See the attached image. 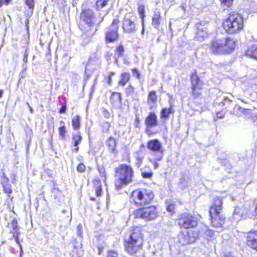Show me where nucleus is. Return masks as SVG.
I'll return each mask as SVG.
<instances>
[{
  "mask_svg": "<svg viewBox=\"0 0 257 257\" xmlns=\"http://www.w3.org/2000/svg\"><path fill=\"white\" fill-rule=\"evenodd\" d=\"M135 219L150 221L156 219L159 215V212L156 205L141 206L133 211Z\"/></svg>",
  "mask_w": 257,
  "mask_h": 257,
  "instance_id": "6",
  "label": "nucleus"
},
{
  "mask_svg": "<svg viewBox=\"0 0 257 257\" xmlns=\"http://www.w3.org/2000/svg\"><path fill=\"white\" fill-rule=\"evenodd\" d=\"M245 238L246 245L252 250L257 252V229L247 231Z\"/></svg>",
  "mask_w": 257,
  "mask_h": 257,
  "instance_id": "11",
  "label": "nucleus"
},
{
  "mask_svg": "<svg viewBox=\"0 0 257 257\" xmlns=\"http://www.w3.org/2000/svg\"><path fill=\"white\" fill-rule=\"evenodd\" d=\"M197 237L195 231L187 232L180 239V242L182 245H186L195 242Z\"/></svg>",
  "mask_w": 257,
  "mask_h": 257,
  "instance_id": "14",
  "label": "nucleus"
},
{
  "mask_svg": "<svg viewBox=\"0 0 257 257\" xmlns=\"http://www.w3.org/2000/svg\"><path fill=\"white\" fill-rule=\"evenodd\" d=\"M132 72L137 79H139L140 78V73L137 68L132 69Z\"/></svg>",
  "mask_w": 257,
  "mask_h": 257,
  "instance_id": "48",
  "label": "nucleus"
},
{
  "mask_svg": "<svg viewBox=\"0 0 257 257\" xmlns=\"http://www.w3.org/2000/svg\"><path fill=\"white\" fill-rule=\"evenodd\" d=\"M245 55L257 60V46L253 45L249 47L245 52Z\"/></svg>",
  "mask_w": 257,
  "mask_h": 257,
  "instance_id": "23",
  "label": "nucleus"
},
{
  "mask_svg": "<svg viewBox=\"0 0 257 257\" xmlns=\"http://www.w3.org/2000/svg\"><path fill=\"white\" fill-rule=\"evenodd\" d=\"M144 17H142V22H143V21H144V20H143V19H144Z\"/></svg>",
  "mask_w": 257,
  "mask_h": 257,
  "instance_id": "59",
  "label": "nucleus"
},
{
  "mask_svg": "<svg viewBox=\"0 0 257 257\" xmlns=\"http://www.w3.org/2000/svg\"><path fill=\"white\" fill-rule=\"evenodd\" d=\"M106 145L110 153L117 154V151L116 148L117 142L111 136L107 138L106 141Z\"/></svg>",
  "mask_w": 257,
  "mask_h": 257,
  "instance_id": "21",
  "label": "nucleus"
},
{
  "mask_svg": "<svg viewBox=\"0 0 257 257\" xmlns=\"http://www.w3.org/2000/svg\"><path fill=\"white\" fill-rule=\"evenodd\" d=\"M66 103H62L61 107L58 110V112L60 114L65 113L66 112Z\"/></svg>",
  "mask_w": 257,
  "mask_h": 257,
  "instance_id": "46",
  "label": "nucleus"
},
{
  "mask_svg": "<svg viewBox=\"0 0 257 257\" xmlns=\"http://www.w3.org/2000/svg\"><path fill=\"white\" fill-rule=\"evenodd\" d=\"M96 19V17H84L81 20V23L82 25L91 27L99 24L100 21H97Z\"/></svg>",
  "mask_w": 257,
  "mask_h": 257,
  "instance_id": "24",
  "label": "nucleus"
},
{
  "mask_svg": "<svg viewBox=\"0 0 257 257\" xmlns=\"http://www.w3.org/2000/svg\"><path fill=\"white\" fill-rule=\"evenodd\" d=\"M12 0H0V8L3 5H9Z\"/></svg>",
  "mask_w": 257,
  "mask_h": 257,
  "instance_id": "52",
  "label": "nucleus"
},
{
  "mask_svg": "<svg viewBox=\"0 0 257 257\" xmlns=\"http://www.w3.org/2000/svg\"><path fill=\"white\" fill-rule=\"evenodd\" d=\"M119 23V21L118 20V19H114L112 22L111 26L114 27V29L118 30Z\"/></svg>",
  "mask_w": 257,
  "mask_h": 257,
  "instance_id": "47",
  "label": "nucleus"
},
{
  "mask_svg": "<svg viewBox=\"0 0 257 257\" xmlns=\"http://www.w3.org/2000/svg\"><path fill=\"white\" fill-rule=\"evenodd\" d=\"M166 209L171 215L177 212L176 204L174 201L168 200L166 202Z\"/></svg>",
  "mask_w": 257,
  "mask_h": 257,
  "instance_id": "25",
  "label": "nucleus"
},
{
  "mask_svg": "<svg viewBox=\"0 0 257 257\" xmlns=\"http://www.w3.org/2000/svg\"><path fill=\"white\" fill-rule=\"evenodd\" d=\"M82 137L81 136L80 132H77L76 134H73L72 136V145L74 148L73 149V152H77L79 150L78 145L81 143Z\"/></svg>",
  "mask_w": 257,
  "mask_h": 257,
  "instance_id": "18",
  "label": "nucleus"
},
{
  "mask_svg": "<svg viewBox=\"0 0 257 257\" xmlns=\"http://www.w3.org/2000/svg\"><path fill=\"white\" fill-rule=\"evenodd\" d=\"M145 242L143 227L135 226L132 228L129 234L123 240L124 250L130 255H134L143 249Z\"/></svg>",
  "mask_w": 257,
  "mask_h": 257,
  "instance_id": "1",
  "label": "nucleus"
},
{
  "mask_svg": "<svg viewBox=\"0 0 257 257\" xmlns=\"http://www.w3.org/2000/svg\"><path fill=\"white\" fill-rule=\"evenodd\" d=\"M153 165H154V168L155 169H156L158 168L159 164L156 161H155L153 162Z\"/></svg>",
  "mask_w": 257,
  "mask_h": 257,
  "instance_id": "55",
  "label": "nucleus"
},
{
  "mask_svg": "<svg viewBox=\"0 0 257 257\" xmlns=\"http://www.w3.org/2000/svg\"><path fill=\"white\" fill-rule=\"evenodd\" d=\"M19 234H20V233L19 231H15L13 232V236H14L15 240L17 242V243L18 245H21V244H20V242L19 241Z\"/></svg>",
  "mask_w": 257,
  "mask_h": 257,
  "instance_id": "49",
  "label": "nucleus"
},
{
  "mask_svg": "<svg viewBox=\"0 0 257 257\" xmlns=\"http://www.w3.org/2000/svg\"><path fill=\"white\" fill-rule=\"evenodd\" d=\"M25 4L30 9L33 10L35 6V0H25Z\"/></svg>",
  "mask_w": 257,
  "mask_h": 257,
  "instance_id": "39",
  "label": "nucleus"
},
{
  "mask_svg": "<svg viewBox=\"0 0 257 257\" xmlns=\"http://www.w3.org/2000/svg\"><path fill=\"white\" fill-rule=\"evenodd\" d=\"M4 91L2 89H0V98H1L3 95Z\"/></svg>",
  "mask_w": 257,
  "mask_h": 257,
  "instance_id": "56",
  "label": "nucleus"
},
{
  "mask_svg": "<svg viewBox=\"0 0 257 257\" xmlns=\"http://www.w3.org/2000/svg\"><path fill=\"white\" fill-rule=\"evenodd\" d=\"M191 95L194 99L201 98L203 90L204 83L198 75L196 70L190 74Z\"/></svg>",
  "mask_w": 257,
  "mask_h": 257,
  "instance_id": "9",
  "label": "nucleus"
},
{
  "mask_svg": "<svg viewBox=\"0 0 257 257\" xmlns=\"http://www.w3.org/2000/svg\"><path fill=\"white\" fill-rule=\"evenodd\" d=\"M155 198L154 192L147 188H137L133 190L128 197L131 206L139 207L151 204Z\"/></svg>",
  "mask_w": 257,
  "mask_h": 257,
  "instance_id": "5",
  "label": "nucleus"
},
{
  "mask_svg": "<svg viewBox=\"0 0 257 257\" xmlns=\"http://www.w3.org/2000/svg\"><path fill=\"white\" fill-rule=\"evenodd\" d=\"M158 101L157 92L155 90H151L148 92L147 102L149 104H155Z\"/></svg>",
  "mask_w": 257,
  "mask_h": 257,
  "instance_id": "26",
  "label": "nucleus"
},
{
  "mask_svg": "<svg viewBox=\"0 0 257 257\" xmlns=\"http://www.w3.org/2000/svg\"><path fill=\"white\" fill-rule=\"evenodd\" d=\"M124 92L126 96H132L135 93V88L133 85L130 84L125 88Z\"/></svg>",
  "mask_w": 257,
  "mask_h": 257,
  "instance_id": "32",
  "label": "nucleus"
},
{
  "mask_svg": "<svg viewBox=\"0 0 257 257\" xmlns=\"http://www.w3.org/2000/svg\"><path fill=\"white\" fill-rule=\"evenodd\" d=\"M93 188L97 197H100L102 194V185L98 178H95L92 180Z\"/></svg>",
  "mask_w": 257,
  "mask_h": 257,
  "instance_id": "17",
  "label": "nucleus"
},
{
  "mask_svg": "<svg viewBox=\"0 0 257 257\" xmlns=\"http://www.w3.org/2000/svg\"><path fill=\"white\" fill-rule=\"evenodd\" d=\"M176 221L180 229H193L198 226L199 219L194 214L184 212L178 215Z\"/></svg>",
  "mask_w": 257,
  "mask_h": 257,
  "instance_id": "7",
  "label": "nucleus"
},
{
  "mask_svg": "<svg viewBox=\"0 0 257 257\" xmlns=\"http://www.w3.org/2000/svg\"><path fill=\"white\" fill-rule=\"evenodd\" d=\"M110 123L108 121H104L101 125V132L103 134H108L110 132Z\"/></svg>",
  "mask_w": 257,
  "mask_h": 257,
  "instance_id": "33",
  "label": "nucleus"
},
{
  "mask_svg": "<svg viewBox=\"0 0 257 257\" xmlns=\"http://www.w3.org/2000/svg\"><path fill=\"white\" fill-rule=\"evenodd\" d=\"M95 7L96 10L102 11L108 5L110 0H95Z\"/></svg>",
  "mask_w": 257,
  "mask_h": 257,
  "instance_id": "27",
  "label": "nucleus"
},
{
  "mask_svg": "<svg viewBox=\"0 0 257 257\" xmlns=\"http://www.w3.org/2000/svg\"><path fill=\"white\" fill-rule=\"evenodd\" d=\"M137 23L136 20L125 17L122 22V27L126 33L134 32L136 30Z\"/></svg>",
  "mask_w": 257,
  "mask_h": 257,
  "instance_id": "13",
  "label": "nucleus"
},
{
  "mask_svg": "<svg viewBox=\"0 0 257 257\" xmlns=\"http://www.w3.org/2000/svg\"><path fill=\"white\" fill-rule=\"evenodd\" d=\"M121 95L120 92H112L110 96V101L113 106L119 105L121 103Z\"/></svg>",
  "mask_w": 257,
  "mask_h": 257,
  "instance_id": "20",
  "label": "nucleus"
},
{
  "mask_svg": "<svg viewBox=\"0 0 257 257\" xmlns=\"http://www.w3.org/2000/svg\"><path fill=\"white\" fill-rule=\"evenodd\" d=\"M175 112L172 105L169 107H163L160 112V117L162 121L165 122L169 117L171 114H173Z\"/></svg>",
  "mask_w": 257,
  "mask_h": 257,
  "instance_id": "15",
  "label": "nucleus"
},
{
  "mask_svg": "<svg viewBox=\"0 0 257 257\" xmlns=\"http://www.w3.org/2000/svg\"><path fill=\"white\" fill-rule=\"evenodd\" d=\"M131 79V76L129 72H124L120 74V79L117 82L118 86L123 87L128 83Z\"/></svg>",
  "mask_w": 257,
  "mask_h": 257,
  "instance_id": "19",
  "label": "nucleus"
},
{
  "mask_svg": "<svg viewBox=\"0 0 257 257\" xmlns=\"http://www.w3.org/2000/svg\"><path fill=\"white\" fill-rule=\"evenodd\" d=\"M236 41L230 37L223 39H215L211 40L208 45L210 52L213 55H228L235 49Z\"/></svg>",
  "mask_w": 257,
  "mask_h": 257,
  "instance_id": "3",
  "label": "nucleus"
},
{
  "mask_svg": "<svg viewBox=\"0 0 257 257\" xmlns=\"http://www.w3.org/2000/svg\"><path fill=\"white\" fill-rule=\"evenodd\" d=\"M134 171L133 167L128 164H121L114 169V186L119 190L124 186L131 183L134 178Z\"/></svg>",
  "mask_w": 257,
  "mask_h": 257,
  "instance_id": "2",
  "label": "nucleus"
},
{
  "mask_svg": "<svg viewBox=\"0 0 257 257\" xmlns=\"http://www.w3.org/2000/svg\"><path fill=\"white\" fill-rule=\"evenodd\" d=\"M141 175L143 178L151 179L153 175V173L152 171L142 172Z\"/></svg>",
  "mask_w": 257,
  "mask_h": 257,
  "instance_id": "40",
  "label": "nucleus"
},
{
  "mask_svg": "<svg viewBox=\"0 0 257 257\" xmlns=\"http://www.w3.org/2000/svg\"><path fill=\"white\" fill-rule=\"evenodd\" d=\"M28 54L27 53H25L23 58V61L24 62L26 63L28 61Z\"/></svg>",
  "mask_w": 257,
  "mask_h": 257,
  "instance_id": "54",
  "label": "nucleus"
},
{
  "mask_svg": "<svg viewBox=\"0 0 257 257\" xmlns=\"http://www.w3.org/2000/svg\"><path fill=\"white\" fill-rule=\"evenodd\" d=\"M76 170L78 173H84L86 170V166L83 163H79L77 166Z\"/></svg>",
  "mask_w": 257,
  "mask_h": 257,
  "instance_id": "37",
  "label": "nucleus"
},
{
  "mask_svg": "<svg viewBox=\"0 0 257 257\" xmlns=\"http://www.w3.org/2000/svg\"><path fill=\"white\" fill-rule=\"evenodd\" d=\"M141 120L139 116H136L135 119L134 125L136 127L139 128L140 126Z\"/></svg>",
  "mask_w": 257,
  "mask_h": 257,
  "instance_id": "50",
  "label": "nucleus"
},
{
  "mask_svg": "<svg viewBox=\"0 0 257 257\" xmlns=\"http://www.w3.org/2000/svg\"><path fill=\"white\" fill-rule=\"evenodd\" d=\"M115 75V73L114 72H110L108 75L106 77L105 79L106 80V82L108 85H111L112 83V77Z\"/></svg>",
  "mask_w": 257,
  "mask_h": 257,
  "instance_id": "36",
  "label": "nucleus"
},
{
  "mask_svg": "<svg viewBox=\"0 0 257 257\" xmlns=\"http://www.w3.org/2000/svg\"><path fill=\"white\" fill-rule=\"evenodd\" d=\"M60 122L62 125L58 128L59 135L61 140H64L66 139V128L64 121L61 120Z\"/></svg>",
  "mask_w": 257,
  "mask_h": 257,
  "instance_id": "29",
  "label": "nucleus"
},
{
  "mask_svg": "<svg viewBox=\"0 0 257 257\" xmlns=\"http://www.w3.org/2000/svg\"><path fill=\"white\" fill-rule=\"evenodd\" d=\"M71 125L73 130H77L80 128L81 126L80 117L79 115L76 114L71 119Z\"/></svg>",
  "mask_w": 257,
  "mask_h": 257,
  "instance_id": "28",
  "label": "nucleus"
},
{
  "mask_svg": "<svg viewBox=\"0 0 257 257\" xmlns=\"http://www.w3.org/2000/svg\"><path fill=\"white\" fill-rule=\"evenodd\" d=\"M222 27L228 34L237 33L243 28V17H227L223 20Z\"/></svg>",
  "mask_w": 257,
  "mask_h": 257,
  "instance_id": "8",
  "label": "nucleus"
},
{
  "mask_svg": "<svg viewBox=\"0 0 257 257\" xmlns=\"http://www.w3.org/2000/svg\"><path fill=\"white\" fill-rule=\"evenodd\" d=\"M139 14L141 16H145V8L143 5H141L138 8Z\"/></svg>",
  "mask_w": 257,
  "mask_h": 257,
  "instance_id": "44",
  "label": "nucleus"
},
{
  "mask_svg": "<svg viewBox=\"0 0 257 257\" xmlns=\"http://www.w3.org/2000/svg\"><path fill=\"white\" fill-rule=\"evenodd\" d=\"M107 257H118V254L116 251L110 250L107 251Z\"/></svg>",
  "mask_w": 257,
  "mask_h": 257,
  "instance_id": "41",
  "label": "nucleus"
},
{
  "mask_svg": "<svg viewBox=\"0 0 257 257\" xmlns=\"http://www.w3.org/2000/svg\"><path fill=\"white\" fill-rule=\"evenodd\" d=\"M206 235L212 237L214 235V231L211 229H207L205 231Z\"/></svg>",
  "mask_w": 257,
  "mask_h": 257,
  "instance_id": "53",
  "label": "nucleus"
},
{
  "mask_svg": "<svg viewBox=\"0 0 257 257\" xmlns=\"http://www.w3.org/2000/svg\"><path fill=\"white\" fill-rule=\"evenodd\" d=\"M84 45L87 44L91 41V36H89L87 33H83L81 36Z\"/></svg>",
  "mask_w": 257,
  "mask_h": 257,
  "instance_id": "34",
  "label": "nucleus"
},
{
  "mask_svg": "<svg viewBox=\"0 0 257 257\" xmlns=\"http://www.w3.org/2000/svg\"><path fill=\"white\" fill-rule=\"evenodd\" d=\"M147 147L150 151L160 153L161 155L159 156L156 161H160L162 158L163 149L161 143L157 139L149 141L147 144Z\"/></svg>",
  "mask_w": 257,
  "mask_h": 257,
  "instance_id": "12",
  "label": "nucleus"
},
{
  "mask_svg": "<svg viewBox=\"0 0 257 257\" xmlns=\"http://www.w3.org/2000/svg\"><path fill=\"white\" fill-rule=\"evenodd\" d=\"M93 15L92 11L87 8H83L81 13V16H92Z\"/></svg>",
  "mask_w": 257,
  "mask_h": 257,
  "instance_id": "35",
  "label": "nucleus"
},
{
  "mask_svg": "<svg viewBox=\"0 0 257 257\" xmlns=\"http://www.w3.org/2000/svg\"><path fill=\"white\" fill-rule=\"evenodd\" d=\"M118 30L110 29L106 34L105 41L107 43L114 42L118 39Z\"/></svg>",
  "mask_w": 257,
  "mask_h": 257,
  "instance_id": "16",
  "label": "nucleus"
},
{
  "mask_svg": "<svg viewBox=\"0 0 257 257\" xmlns=\"http://www.w3.org/2000/svg\"><path fill=\"white\" fill-rule=\"evenodd\" d=\"M252 205L253 206L254 209L252 211V216L253 217L257 219V199H255L252 203Z\"/></svg>",
  "mask_w": 257,
  "mask_h": 257,
  "instance_id": "38",
  "label": "nucleus"
},
{
  "mask_svg": "<svg viewBox=\"0 0 257 257\" xmlns=\"http://www.w3.org/2000/svg\"><path fill=\"white\" fill-rule=\"evenodd\" d=\"M146 126L145 133L148 136H152L157 133V132H152L151 128L158 125V121L157 114L154 112H150L145 118Z\"/></svg>",
  "mask_w": 257,
  "mask_h": 257,
  "instance_id": "10",
  "label": "nucleus"
},
{
  "mask_svg": "<svg viewBox=\"0 0 257 257\" xmlns=\"http://www.w3.org/2000/svg\"><path fill=\"white\" fill-rule=\"evenodd\" d=\"M234 0H219L220 4L224 10H229L233 6Z\"/></svg>",
  "mask_w": 257,
  "mask_h": 257,
  "instance_id": "30",
  "label": "nucleus"
},
{
  "mask_svg": "<svg viewBox=\"0 0 257 257\" xmlns=\"http://www.w3.org/2000/svg\"><path fill=\"white\" fill-rule=\"evenodd\" d=\"M199 29V28H198ZM207 36V34L206 32L205 31H202V32H200L199 30L196 33V37L197 38H206V37Z\"/></svg>",
  "mask_w": 257,
  "mask_h": 257,
  "instance_id": "42",
  "label": "nucleus"
},
{
  "mask_svg": "<svg viewBox=\"0 0 257 257\" xmlns=\"http://www.w3.org/2000/svg\"><path fill=\"white\" fill-rule=\"evenodd\" d=\"M98 171L99 173L100 174V176L101 177H103L104 180H105L106 179V173L105 170V169L104 167H99L98 168Z\"/></svg>",
  "mask_w": 257,
  "mask_h": 257,
  "instance_id": "45",
  "label": "nucleus"
},
{
  "mask_svg": "<svg viewBox=\"0 0 257 257\" xmlns=\"http://www.w3.org/2000/svg\"><path fill=\"white\" fill-rule=\"evenodd\" d=\"M222 209V197L219 196L214 197L208 211L210 223L214 227H222L225 222V217L221 214Z\"/></svg>",
  "mask_w": 257,
  "mask_h": 257,
  "instance_id": "4",
  "label": "nucleus"
},
{
  "mask_svg": "<svg viewBox=\"0 0 257 257\" xmlns=\"http://www.w3.org/2000/svg\"><path fill=\"white\" fill-rule=\"evenodd\" d=\"M159 17H153V21L154 22L155 21H158V19Z\"/></svg>",
  "mask_w": 257,
  "mask_h": 257,
  "instance_id": "57",
  "label": "nucleus"
},
{
  "mask_svg": "<svg viewBox=\"0 0 257 257\" xmlns=\"http://www.w3.org/2000/svg\"><path fill=\"white\" fill-rule=\"evenodd\" d=\"M1 185L3 187L4 193L7 194V197L8 199H10V201H12L14 199V197H11V194L13 193V189L10 182H1Z\"/></svg>",
  "mask_w": 257,
  "mask_h": 257,
  "instance_id": "22",
  "label": "nucleus"
},
{
  "mask_svg": "<svg viewBox=\"0 0 257 257\" xmlns=\"http://www.w3.org/2000/svg\"><path fill=\"white\" fill-rule=\"evenodd\" d=\"M115 53L118 57H122L124 54V48L122 44L118 45L115 49Z\"/></svg>",
  "mask_w": 257,
  "mask_h": 257,
  "instance_id": "31",
  "label": "nucleus"
},
{
  "mask_svg": "<svg viewBox=\"0 0 257 257\" xmlns=\"http://www.w3.org/2000/svg\"><path fill=\"white\" fill-rule=\"evenodd\" d=\"M2 181L1 182H9L10 180L9 178L7 176L6 174L5 173H3L1 177Z\"/></svg>",
  "mask_w": 257,
  "mask_h": 257,
  "instance_id": "51",
  "label": "nucleus"
},
{
  "mask_svg": "<svg viewBox=\"0 0 257 257\" xmlns=\"http://www.w3.org/2000/svg\"><path fill=\"white\" fill-rule=\"evenodd\" d=\"M26 23V25H27V26L28 27V24H29V21H28V19H27Z\"/></svg>",
  "mask_w": 257,
  "mask_h": 257,
  "instance_id": "58",
  "label": "nucleus"
},
{
  "mask_svg": "<svg viewBox=\"0 0 257 257\" xmlns=\"http://www.w3.org/2000/svg\"><path fill=\"white\" fill-rule=\"evenodd\" d=\"M11 225L15 231H18V221L16 219L14 218L12 220Z\"/></svg>",
  "mask_w": 257,
  "mask_h": 257,
  "instance_id": "43",
  "label": "nucleus"
}]
</instances>
